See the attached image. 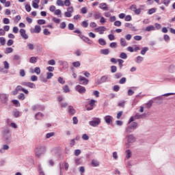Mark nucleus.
<instances>
[{"label":"nucleus","mask_w":175,"mask_h":175,"mask_svg":"<svg viewBox=\"0 0 175 175\" xmlns=\"http://www.w3.org/2000/svg\"><path fill=\"white\" fill-rule=\"evenodd\" d=\"M46 152V147L42 146H37L35 148V154L38 158H40L43 154Z\"/></svg>","instance_id":"obj_1"},{"label":"nucleus","mask_w":175,"mask_h":175,"mask_svg":"<svg viewBox=\"0 0 175 175\" xmlns=\"http://www.w3.org/2000/svg\"><path fill=\"white\" fill-rule=\"evenodd\" d=\"M0 102L2 105L5 106L9 105V94H0Z\"/></svg>","instance_id":"obj_2"},{"label":"nucleus","mask_w":175,"mask_h":175,"mask_svg":"<svg viewBox=\"0 0 175 175\" xmlns=\"http://www.w3.org/2000/svg\"><path fill=\"white\" fill-rule=\"evenodd\" d=\"M126 139L127 143H126V148H129L131 147V144L136 142V137H135L133 135L131 134L126 136Z\"/></svg>","instance_id":"obj_3"},{"label":"nucleus","mask_w":175,"mask_h":175,"mask_svg":"<svg viewBox=\"0 0 175 175\" xmlns=\"http://www.w3.org/2000/svg\"><path fill=\"white\" fill-rule=\"evenodd\" d=\"M100 124V118H92V120L89 122V125L93 127H96Z\"/></svg>","instance_id":"obj_4"},{"label":"nucleus","mask_w":175,"mask_h":175,"mask_svg":"<svg viewBox=\"0 0 175 175\" xmlns=\"http://www.w3.org/2000/svg\"><path fill=\"white\" fill-rule=\"evenodd\" d=\"M109 81V75H104L97 81L98 84H102L103 83H107Z\"/></svg>","instance_id":"obj_5"},{"label":"nucleus","mask_w":175,"mask_h":175,"mask_svg":"<svg viewBox=\"0 0 175 175\" xmlns=\"http://www.w3.org/2000/svg\"><path fill=\"white\" fill-rule=\"evenodd\" d=\"M79 38L85 42V43H88V44H92L93 42L88 37H85V36L83 35H79Z\"/></svg>","instance_id":"obj_6"},{"label":"nucleus","mask_w":175,"mask_h":175,"mask_svg":"<svg viewBox=\"0 0 175 175\" xmlns=\"http://www.w3.org/2000/svg\"><path fill=\"white\" fill-rule=\"evenodd\" d=\"M96 32H99L100 35H103L105 31H106V27L105 26H100L95 29Z\"/></svg>","instance_id":"obj_7"},{"label":"nucleus","mask_w":175,"mask_h":175,"mask_svg":"<svg viewBox=\"0 0 175 175\" xmlns=\"http://www.w3.org/2000/svg\"><path fill=\"white\" fill-rule=\"evenodd\" d=\"M146 117H147L146 113L140 114L139 113H135L134 118H135V120H142L143 118H146Z\"/></svg>","instance_id":"obj_8"},{"label":"nucleus","mask_w":175,"mask_h":175,"mask_svg":"<svg viewBox=\"0 0 175 175\" xmlns=\"http://www.w3.org/2000/svg\"><path fill=\"white\" fill-rule=\"evenodd\" d=\"M58 63L62 66L63 69H68V68H69V64L66 61L59 60Z\"/></svg>","instance_id":"obj_9"},{"label":"nucleus","mask_w":175,"mask_h":175,"mask_svg":"<svg viewBox=\"0 0 175 175\" xmlns=\"http://www.w3.org/2000/svg\"><path fill=\"white\" fill-rule=\"evenodd\" d=\"M88 79L84 77L79 76V83L80 84H83V85H87L88 84Z\"/></svg>","instance_id":"obj_10"},{"label":"nucleus","mask_w":175,"mask_h":175,"mask_svg":"<svg viewBox=\"0 0 175 175\" xmlns=\"http://www.w3.org/2000/svg\"><path fill=\"white\" fill-rule=\"evenodd\" d=\"M21 84L22 85L28 87L29 88H35V87H36L32 82H22Z\"/></svg>","instance_id":"obj_11"},{"label":"nucleus","mask_w":175,"mask_h":175,"mask_svg":"<svg viewBox=\"0 0 175 175\" xmlns=\"http://www.w3.org/2000/svg\"><path fill=\"white\" fill-rule=\"evenodd\" d=\"M104 120H105L106 124H107L108 125H110V124L113 123V117L111 116H106L104 118Z\"/></svg>","instance_id":"obj_12"},{"label":"nucleus","mask_w":175,"mask_h":175,"mask_svg":"<svg viewBox=\"0 0 175 175\" xmlns=\"http://www.w3.org/2000/svg\"><path fill=\"white\" fill-rule=\"evenodd\" d=\"M19 32L21 33V36H22V38H24L25 40H27V39H28V35L25 33V29H21Z\"/></svg>","instance_id":"obj_13"},{"label":"nucleus","mask_w":175,"mask_h":175,"mask_svg":"<svg viewBox=\"0 0 175 175\" xmlns=\"http://www.w3.org/2000/svg\"><path fill=\"white\" fill-rule=\"evenodd\" d=\"M68 113L70 114V116H75V114H76V109H75L73 106H68Z\"/></svg>","instance_id":"obj_14"},{"label":"nucleus","mask_w":175,"mask_h":175,"mask_svg":"<svg viewBox=\"0 0 175 175\" xmlns=\"http://www.w3.org/2000/svg\"><path fill=\"white\" fill-rule=\"evenodd\" d=\"M3 139L5 142H10V139H12V134L8 133L7 134L3 135Z\"/></svg>","instance_id":"obj_15"},{"label":"nucleus","mask_w":175,"mask_h":175,"mask_svg":"<svg viewBox=\"0 0 175 175\" xmlns=\"http://www.w3.org/2000/svg\"><path fill=\"white\" fill-rule=\"evenodd\" d=\"M2 135H6L8 133H10V130L9 129V127L8 126H5L3 127V130L1 131Z\"/></svg>","instance_id":"obj_16"},{"label":"nucleus","mask_w":175,"mask_h":175,"mask_svg":"<svg viewBox=\"0 0 175 175\" xmlns=\"http://www.w3.org/2000/svg\"><path fill=\"white\" fill-rule=\"evenodd\" d=\"M43 117H44V114L40 112H38L35 115V119L37 120H42Z\"/></svg>","instance_id":"obj_17"},{"label":"nucleus","mask_w":175,"mask_h":175,"mask_svg":"<svg viewBox=\"0 0 175 175\" xmlns=\"http://www.w3.org/2000/svg\"><path fill=\"white\" fill-rule=\"evenodd\" d=\"M100 9H102V10H109V8H107V4L106 3H101L99 5Z\"/></svg>","instance_id":"obj_18"},{"label":"nucleus","mask_w":175,"mask_h":175,"mask_svg":"<svg viewBox=\"0 0 175 175\" xmlns=\"http://www.w3.org/2000/svg\"><path fill=\"white\" fill-rule=\"evenodd\" d=\"M10 147L8 144L3 145V148L0 149L1 154L5 153V150H9Z\"/></svg>","instance_id":"obj_19"},{"label":"nucleus","mask_w":175,"mask_h":175,"mask_svg":"<svg viewBox=\"0 0 175 175\" xmlns=\"http://www.w3.org/2000/svg\"><path fill=\"white\" fill-rule=\"evenodd\" d=\"M41 31H42V28L40 27V26L36 25L33 32H34V33H40Z\"/></svg>","instance_id":"obj_20"},{"label":"nucleus","mask_w":175,"mask_h":175,"mask_svg":"<svg viewBox=\"0 0 175 175\" xmlns=\"http://www.w3.org/2000/svg\"><path fill=\"white\" fill-rule=\"evenodd\" d=\"M91 164L94 167H98V166H99V161L96 160V159H92V162H91Z\"/></svg>","instance_id":"obj_21"},{"label":"nucleus","mask_w":175,"mask_h":175,"mask_svg":"<svg viewBox=\"0 0 175 175\" xmlns=\"http://www.w3.org/2000/svg\"><path fill=\"white\" fill-rule=\"evenodd\" d=\"M145 31L150 32V31H155V27L154 25H150L146 27Z\"/></svg>","instance_id":"obj_22"},{"label":"nucleus","mask_w":175,"mask_h":175,"mask_svg":"<svg viewBox=\"0 0 175 175\" xmlns=\"http://www.w3.org/2000/svg\"><path fill=\"white\" fill-rule=\"evenodd\" d=\"M39 2H40V0H34V1H33L32 6L34 9H38V8H39V5L38 4Z\"/></svg>","instance_id":"obj_23"},{"label":"nucleus","mask_w":175,"mask_h":175,"mask_svg":"<svg viewBox=\"0 0 175 175\" xmlns=\"http://www.w3.org/2000/svg\"><path fill=\"white\" fill-rule=\"evenodd\" d=\"M100 54H103L104 55H108L109 54L110 51L108 49H101L100 51Z\"/></svg>","instance_id":"obj_24"},{"label":"nucleus","mask_w":175,"mask_h":175,"mask_svg":"<svg viewBox=\"0 0 175 175\" xmlns=\"http://www.w3.org/2000/svg\"><path fill=\"white\" fill-rule=\"evenodd\" d=\"M134 129L132 128L131 126H128L126 128L125 132L126 133H132V132H133Z\"/></svg>","instance_id":"obj_25"},{"label":"nucleus","mask_w":175,"mask_h":175,"mask_svg":"<svg viewBox=\"0 0 175 175\" xmlns=\"http://www.w3.org/2000/svg\"><path fill=\"white\" fill-rule=\"evenodd\" d=\"M30 64H36L38 62V57H31L29 59Z\"/></svg>","instance_id":"obj_26"},{"label":"nucleus","mask_w":175,"mask_h":175,"mask_svg":"<svg viewBox=\"0 0 175 175\" xmlns=\"http://www.w3.org/2000/svg\"><path fill=\"white\" fill-rule=\"evenodd\" d=\"M144 59V58H143V57L142 56H137V59L135 60V62L137 64H142V62H143V60Z\"/></svg>","instance_id":"obj_27"},{"label":"nucleus","mask_w":175,"mask_h":175,"mask_svg":"<svg viewBox=\"0 0 175 175\" xmlns=\"http://www.w3.org/2000/svg\"><path fill=\"white\" fill-rule=\"evenodd\" d=\"M81 27H83V28H88V20L81 22Z\"/></svg>","instance_id":"obj_28"},{"label":"nucleus","mask_w":175,"mask_h":175,"mask_svg":"<svg viewBox=\"0 0 175 175\" xmlns=\"http://www.w3.org/2000/svg\"><path fill=\"white\" fill-rule=\"evenodd\" d=\"M170 73H174L175 72V66L174 64H171L169 67Z\"/></svg>","instance_id":"obj_29"},{"label":"nucleus","mask_w":175,"mask_h":175,"mask_svg":"<svg viewBox=\"0 0 175 175\" xmlns=\"http://www.w3.org/2000/svg\"><path fill=\"white\" fill-rule=\"evenodd\" d=\"M102 14L100 12H96L94 14V17L95 20H99L102 16Z\"/></svg>","instance_id":"obj_30"},{"label":"nucleus","mask_w":175,"mask_h":175,"mask_svg":"<svg viewBox=\"0 0 175 175\" xmlns=\"http://www.w3.org/2000/svg\"><path fill=\"white\" fill-rule=\"evenodd\" d=\"M171 0H161V3L165 5V6L167 7L170 5Z\"/></svg>","instance_id":"obj_31"},{"label":"nucleus","mask_w":175,"mask_h":175,"mask_svg":"<svg viewBox=\"0 0 175 175\" xmlns=\"http://www.w3.org/2000/svg\"><path fill=\"white\" fill-rule=\"evenodd\" d=\"M131 157H132V152H131V150H126V158L129 159Z\"/></svg>","instance_id":"obj_32"},{"label":"nucleus","mask_w":175,"mask_h":175,"mask_svg":"<svg viewBox=\"0 0 175 175\" xmlns=\"http://www.w3.org/2000/svg\"><path fill=\"white\" fill-rule=\"evenodd\" d=\"M0 44L1 46H5L6 44V39L4 37H0Z\"/></svg>","instance_id":"obj_33"},{"label":"nucleus","mask_w":175,"mask_h":175,"mask_svg":"<svg viewBox=\"0 0 175 175\" xmlns=\"http://www.w3.org/2000/svg\"><path fill=\"white\" fill-rule=\"evenodd\" d=\"M57 81H58V83H59V84H62V85H64V84H65V79H64V78H62V77H59L57 79Z\"/></svg>","instance_id":"obj_34"},{"label":"nucleus","mask_w":175,"mask_h":175,"mask_svg":"<svg viewBox=\"0 0 175 175\" xmlns=\"http://www.w3.org/2000/svg\"><path fill=\"white\" fill-rule=\"evenodd\" d=\"M31 73H36V75H40V68L39 67H36L34 68V71L32 70Z\"/></svg>","instance_id":"obj_35"},{"label":"nucleus","mask_w":175,"mask_h":175,"mask_svg":"<svg viewBox=\"0 0 175 175\" xmlns=\"http://www.w3.org/2000/svg\"><path fill=\"white\" fill-rule=\"evenodd\" d=\"M98 43L100 44V46H106V40H105L103 38L98 39Z\"/></svg>","instance_id":"obj_36"},{"label":"nucleus","mask_w":175,"mask_h":175,"mask_svg":"<svg viewBox=\"0 0 175 175\" xmlns=\"http://www.w3.org/2000/svg\"><path fill=\"white\" fill-rule=\"evenodd\" d=\"M75 91L79 92V94H84L85 92V88H76Z\"/></svg>","instance_id":"obj_37"},{"label":"nucleus","mask_w":175,"mask_h":175,"mask_svg":"<svg viewBox=\"0 0 175 175\" xmlns=\"http://www.w3.org/2000/svg\"><path fill=\"white\" fill-rule=\"evenodd\" d=\"M147 51H148V47L147 46H144L142 50L141 51V54L142 55H145L146 53H147Z\"/></svg>","instance_id":"obj_38"},{"label":"nucleus","mask_w":175,"mask_h":175,"mask_svg":"<svg viewBox=\"0 0 175 175\" xmlns=\"http://www.w3.org/2000/svg\"><path fill=\"white\" fill-rule=\"evenodd\" d=\"M120 44L123 47H125L126 46V40L124 38H120Z\"/></svg>","instance_id":"obj_39"},{"label":"nucleus","mask_w":175,"mask_h":175,"mask_svg":"<svg viewBox=\"0 0 175 175\" xmlns=\"http://www.w3.org/2000/svg\"><path fill=\"white\" fill-rule=\"evenodd\" d=\"M95 103H96V100H94V99H91L90 101H89V103L88 105L90 106H91L92 107H94L95 106Z\"/></svg>","instance_id":"obj_40"},{"label":"nucleus","mask_w":175,"mask_h":175,"mask_svg":"<svg viewBox=\"0 0 175 175\" xmlns=\"http://www.w3.org/2000/svg\"><path fill=\"white\" fill-rule=\"evenodd\" d=\"M125 100H121L118 103V106L119 107H125Z\"/></svg>","instance_id":"obj_41"},{"label":"nucleus","mask_w":175,"mask_h":175,"mask_svg":"<svg viewBox=\"0 0 175 175\" xmlns=\"http://www.w3.org/2000/svg\"><path fill=\"white\" fill-rule=\"evenodd\" d=\"M81 65V64L80 63V62L77 61V62H74L72 63V66H74V68H79V66Z\"/></svg>","instance_id":"obj_42"},{"label":"nucleus","mask_w":175,"mask_h":175,"mask_svg":"<svg viewBox=\"0 0 175 175\" xmlns=\"http://www.w3.org/2000/svg\"><path fill=\"white\" fill-rule=\"evenodd\" d=\"M118 64H119V68H120V69H122V66H124V61L122 60V59H118Z\"/></svg>","instance_id":"obj_43"},{"label":"nucleus","mask_w":175,"mask_h":175,"mask_svg":"<svg viewBox=\"0 0 175 175\" xmlns=\"http://www.w3.org/2000/svg\"><path fill=\"white\" fill-rule=\"evenodd\" d=\"M55 135V133L54 132L48 133L46 135V139H50V137H53V136H54Z\"/></svg>","instance_id":"obj_44"},{"label":"nucleus","mask_w":175,"mask_h":175,"mask_svg":"<svg viewBox=\"0 0 175 175\" xmlns=\"http://www.w3.org/2000/svg\"><path fill=\"white\" fill-rule=\"evenodd\" d=\"M120 57L122 58V59H126V58H128V55L124 52L120 53Z\"/></svg>","instance_id":"obj_45"},{"label":"nucleus","mask_w":175,"mask_h":175,"mask_svg":"<svg viewBox=\"0 0 175 175\" xmlns=\"http://www.w3.org/2000/svg\"><path fill=\"white\" fill-rule=\"evenodd\" d=\"M122 77V73L121 72H117L114 75V79H121Z\"/></svg>","instance_id":"obj_46"},{"label":"nucleus","mask_w":175,"mask_h":175,"mask_svg":"<svg viewBox=\"0 0 175 175\" xmlns=\"http://www.w3.org/2000/svg\"><path fill=\"white\" fill-rule=\"evenodd\" d=\"M80 154H81V150L80 149H76L74 152V155H75V157H79Z\"/></svg>","instance_id":"obj_47"},{"label":"nucleus","mask_w":175,"mask_h":175,"mask_svg":"<svg viewBox=\"0 0 175 175\" xmlns=\"http://www.w3.org/2000/svg\"><path fill=\"white\" fill-rule=\"evenodd\" d=\"M155 12H157V10L155 8H151V9L148 10V14H154V13H155Z\"/></svg>","instance_id":"obj_48"},{"label":"nucleus","mask_w":175,"mask_h":175,"mask_svg":"<svg viewBox=\"0 0 175 175\" xmlns=\"http://www.w3.org/2000/svg\"><path fill=\"white\" fill-rule=\"evenodd\" d=\"M116 72H117V66H111V73H116Z\"/></svg>","instance_id":"obj_49"},{"label":"nucleus","mask_w":175,"mask_h":175,"mask_svg":"<svg viewBox=\"0 0 175 175\" xmlns=\"http://www.w3.org/2000/svg\"><path fill=\"white\" fill-rule=\"evenodd\" d=\"M27 47L29 50H33V49H35L33 44H31V43H28Z\"/></svg>","instance_id":"obj_50"},{"label":"nucleus","mask_w":175,"mask_h":175,"mask_svg":"<svg viewBox=\"0 0 175 175\" xmlns=\"http://www.w3.org/2000/svg\"><path fill=\"white\" fill-rule=\"evenodd\" d=\"M25 10L27 11L28 12H31V10H32V8H31V5L29 4H27L25 6Z\"/></svg>","instance_id":"obj_51"},{"label":"nucleus","mask_w":175,"mask_h":175,"mask_svg":"<svg viewBox=\"0 0 175 175\" xmlns=\"http://www.w3.org/2000/svg\"><path fill=\"white\" fill-rule=\"evenodd\" d=\"M3 65H4V68L5 69H9V68H10V66L9 65V62H8V61H4L3 62Z\"/></svg>","instance_id":"obj_52"},{"label":"nucleus","mask_w":175,"mask_h":175,"mask_svg":"<svg viewBox=\"0 0 175 175\" xmlns=\"http://www.w3.org/2000/svg\"><path fill=\"white\" fill-rule=\"evenodd\" d=\"M38 24H39L40 25H43L46 24V21L44 19H40L38 21Z\"/></svg>","instance_id":"obj_53"},{"label":"nucleus","mask_w":175,"mask_h":175,"mask_svg":"<svg viewBox=\"0 0 175 175\" xmlns=\"http://www.w3.org/2000/svg\"><path fill=\"white\" fill-rule=\"evenodd\" d=\"M109 47H111V49H117V42H111L109 44Z\"/></svg>","instance_id":"obj_54"},{"label":"nucleus","mask_w":175,"mask_h":175,"mask_svg":"<svg viewBox=\"0 0 175 175\" xmlns=\"http://www.w3.org/2000/svg\"><path fill=\"white\" fill-rule=\"evenodd\" d=\"M126 83V78L122 77L120 81H119V84H125Z\"/></svg>","instance_id":"obj_55"},{"label":"nucleus","mask_w":175,"mask_h":175,"mask_svg":"<svg viewBox=\"0 0 175 175\" xmlns=\"http://www.w3.org/2000/svg\"><path fill=\"white\" fill-rule=\"evenodd\" d=\"M5 51L7 54H10L11 53H13V48L12 47L6 48Z\"/></svg>","instance_id":"obj_56"},{"label":"nucleus","mask_w":175,"mask_h":175,"mask_svg":"<svg viewBox=\"0 0 175 175\" xmlns=\"http://www.w3.org/2000/svg\"><path fill=\"white\" fill-rule=\"evenodd\" d=\"M53 76H54V74H53V72H47V74H46L47 80H50V79H51V77H53Z\"/></svg>","instance_id":"obj_57"},{"label":"nucleus","mask_w":175,"mask_h":175,"mask_svg":"<svg viewBox=\"0 0 175 175\" xmlns=\"http://www.w3.org/2000/svg\"><path fill=\"white\" fill-rule=\"evenodd\" d=\"M57 6H64V1L62 0H57L56 2Z\"/></svg>","instance_id":"obj_58"},{"label":"nucleus","mask_w":175,"mask_h":175,"mask_svg":"<svg viewBox=\"0 0 175 175\" xmlns=\"http://www.w3.org/2000/svg\"><path fill=\"white\" fill-rule=\"evenodd\" d=\"M130 126L134 129H136L137 128V122H133Z\"/></svg>","instance_id":"obj_59"},{"label":"nucleus","mask_w":175,"mask_h":175,"mask_svg":"<svg viewBox=\"0 0 175 175\" xmlns=\"http://www.w3.org/2000/svg\"><path fill=\"white\" fill-rule=\"evenodd\" d=\"M133 39H134V40L139 41V40H142V39H143V37H142V36H135L133 37Z\"/></svg>","instance_id":"obj_60"},{"label":"nucleus","mask_w":175,"mask_h":175,"mask_svg":"<svg viewBox=\"0 0 175 175\" xmlns=\"http://www.w3.org/2000/svg\"><path fill=\"white\" fill-rule=\"evenodd\" d=\"M75 164L81 165V158H76L75 159Z\"/></svg>","instance_id":"obj_61"},{"label":"nucleus","mask_w":175,"mask_h":175,"mask_svg":"<svg viewBox=\"0 0 175 175\" xmlns=\"http://www.w3.org/2000/svg\"><path fill=\"white\" fill-rule=\"evenodd\" d=\"M87 12H88L87 8H85V7H83V8H82L81 9V13H82V14H87Z\"/></svg>","instance_id":"obj_62"},{"label":"nucleus","mask_w":175,"mask_h":175,"mask_svg":"<svg viewBox=\"0 0 175 175\" xmlns=\"http://www.w3.org/2000/svg\"><path fill=\"white\" fill-rule=\"evenodd\" d=\"M43 33H44V35L49 36V35H50L51 33L49 31V29H44L43 30Z\"/></svg>","instance_id":"obj_63"},{"label":"nucleus","mask_w":175,"mask_h":175,"mask_svg":"<svg viewBox=\"0 0 175 175\" xmlns=\"http://www.w3.org/2000/svg\"><path fill=\"white\" fill-rule=\"evenodd\" d=\"M83 140H88L90 139V137L87 134H83L82 135Z\"/></svg>","instance_id":"obj_64"}]
</instances>
